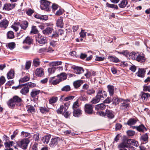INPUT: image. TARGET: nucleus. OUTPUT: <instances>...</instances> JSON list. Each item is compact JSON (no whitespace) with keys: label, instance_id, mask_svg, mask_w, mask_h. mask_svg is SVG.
I'll return each instance as SVG.
<instances>
[{"label":"nucleus","instance_id":"obj_1","mask_svg":"<svg viewBox=\"0 0 150 150\" xmlns=\"http://www.w3.org/2000/svg\"><path fill=\"white\" fill-rule=\"evenodd\" d=\"M36 86L35 84L30 82L25 84H20L18 86H16L15 89H16L18 88H22L20 92L22 94L25 95L28 93L29 88H32Z\"/></svg>","mask_w":150,"mask_h":150},{"label":"nucleus","instance_id":"obj_2","mask_svg":"<svg viewBox=\"0 0 150 150\" xmlns=\"http://www.w3.org/2000/svg\"><path fill=\"white\" fill-rule=\"evenodd\" d=\"M35 38L36 42L40 44L43 45L45 44L47 42V40L46 38L42 36L40 34L36 35Z\"/></svg>","mask_w":150,"mask_h":150},{"label":"nucleus","instance_id":"obj_3","mask_svg":"<svg viewBox=\"0 0 150 150\" xmlns=\"http://www.w3.org/2000/svg\"><path fill=\"white\" fill-rule=\"evenodd\" d=\"M70 102L66 103L60 106V107L57 110V112L59 114H63L68 109L69 105Z\"/></svg>","mask_w":150,"mask_h":150},{"label":"nucleus","instance_id":"obj_4","mask_svg":"<svg viewBox=\"0 0 150 150\" xmlns=\"http://www.w3.org/2000/svg\"><path fill=\"white\" fill-rule=\"evenodd\" d=\"M40 7L42 10L49 11H50L49 5L50 2L45 0H40Z\"/></svg>","mask_w":150,"mask_h":150},{"label":"nucleus","instance_id":"obj_5","mask_svg":"<svg viewBox=\"0 0 150 150\" xmlns=\"http://www.w3.org/2000/svg\"><path fill=\"white\" fill-rule=\"evenodd\" d=\"M30 142V140L28 138L24 139L18 143V145L23 149H26Z\"/></svg>","mask_w":150,"mask_h":150},{"label":"nucleus","instance_id":"obj_6","mask_svg":"<svg viewBox=\"0 0 150 150\" xmlns=\"http://www.w3.org/2000/svg\"><path fill=\"white\" fill-rule=\"evenodd\" d=\"M99 113L100 115L106 116L110 119L113 118L114 116L112 111L110 110L107 109L105 113L104 112H101Z\"/></svg>","mask_w":150,"mask_h":150},{"label":"nucleus","instance_id":"obj_7","mask_svg":"<svg viewBox=\"0 0 150 150\" xmlns=\"http://www.w3.org/2000/svg\"><path fill=\"white\" fill-rule=\"evenodd\" d=\"M129 101L123 100L120 104V108L122 110H127L129 108Z\"/></svg>","mask_w":150,"mask_h":150},{"label":"nucleus","instance_id":"obj_8","mask_svg":"<svg viewBox=\"0 0 150 150\" xmlns=\"http://www.w3.org/2000/svg\"><path fill=\"white\" fill-rule=\"evenodd\" d=\"M97 96L100 100H103L106 97L107 93L105 91L99 90L97 93Z\"/></svg>","mask_w":150,"mask_h":150},{"label":"nucleus","instance_id":"obj_9","mask_svg":"<svg viewBox=\"0 0 150 150\" xmlns=\"http://www.w3.org/2000/svg\"><path fill=\"white\" fill-rule=\"evenodd\" d=\"M71 68L74 70V72L77 74H79L83 72L84 69L81 67L73 66Z\"/></svg>","mask_w":150,"mask_h":150},{"label":"nucleus","instance_id":"obj_10","mask_svg":"<svg viewBox=\"0 0 150 150\" xmlns=\"http://www.w3.org/2000/svg\"><path fill=\"white\" fill-rule=\"evenodd\" d=\"M60 139L58 137L54 138L51 139L49 144L50 146L51 147H54L57 145Z\"/></svg>","mask_w":150,"mask_h":150},{"label":"nucleus","instance_id":"obj_11","mask_svg":"<svg viewBox=\"0 0 150 150\" xmlns=\"http://www.w3.org/2000/svg\"><path fill=\"white\" fill-rule=\"evenodd\" d=\"M85 76L86 78L88 79V81H89V78L91 76H95L96 75L95 72L94 71H93L91 70H88L87 69H85Z\"/></svg>","mask_w":150,"mask_h":150},{"label":"nucleus","instance_id":"obj_12","mask_svg":"<svg viewBox=\"0 0 150 150\" xmlns=\"http://www.w3.org/2000/svg\"><path fill=\"white\" fill-rule=\"evenodd\" d=\"M51 137V135L50 134H47L42 137L41 139V141L43 144H48Z\"/></svg>","mask_w":150,"mask_h":150},{"label":"nucleus","instance_id":"obj_13","mask_svg":"<svg viewBox=\"0 0 150 150\" xmlns=\"http://www.w3.org/2000/svg\"><path fill=\"white\" fill-rule=\"evenodd\" d=\"M12 99L16 104V105L18 106L21 105L22 100L21 98L17 96H13Z\"/></svg>","mask_w":150,"mask_h":150},{"label":"nucleus","instance_id":"obj_14","mask_svg":"<svg viewBox=\"0 0 150 150\" xmlns=\"http://www.w3.org/2000/svg\"><path fill=\"white\" fill-rule=\"evenodd\" d=\"M93 108L91 105L88 104L85 105V112L88 114H91L92 113Z\"/></svg>","mask_w":150,"mask_h":150},{"label":"nucleus","instance_id":"obj_15","mask_svg":"<svg viewBox=\"0 0 150 150\" xmlns=\"http://www.w3.org/2000/svg\"><path fill=\"white\" fill-rule=\"evenodd\" d=\"M136 60L138 62H143L146 60V58L144 54L142 53L139 54L136 58Z\"/></svg>","mask_w":150,"mask_h":150},{"label":"nucleus","instance_id":"obj_16","mask_svg":"<svg viewBox=\"0 0 150 150\" xmlns=\"http://www.w3.org/2000/svg\"><path fill=\"white\" fill-rule=\"evenodd\" d=\"M145 70L143 69H139L138 71L136 73L137 76L140 77H144L145 75Z\"/></svg>","mask_w":150,"mask_h":150},{"label":"nucleus","instance_id":"obj_17","mask_svg":"<svg viewBox=\"0 0 150 150\" xmlns=\"http://www.w3.org/2000/svg\"><path fill=\"white\" fill-rule=\"evenodd\" d=\"M8 22L6 19H3L0 23V27L6 28L8 26Z\"/></svg>","mask_w":150,"mask_h":150},{"label":"nucleus","instance_id":"obj_18","mask_svg":"<svg viewBox=\"0 0 150 150\" xmlns=\"http://www.w3.org/2000/svg\"><path fill=\"white\" fill-rule=\"evenodd\" d=\"M14 7V4H4L3 9L6 10H10Z\"/></svg>","mask_w":150,"mask_h":150},{"label":"nucleus","instance_id":"obj_19","mask_svg":"<svg viewBox=\"0 0 150 150\" xmlns=\"http://www.w3.org/2000/svg\"><path fill=\"white\" fill-rule=\"evenodd\" d=\"M84 83L83 80H77L73 83V85L75 88H77Z\"/></svg>","mask_w":150,"mask_h":150},{"label":"nucleus","instance_id":"obj_20","mask_svg":"<svg viewBox=\"0 0 150 150\" xmlns=\"http://www.w3.org/2000/svg\"><path fill=\"white\" fill-rule=\"evenodd\" d=\"M88 88V86L87 84H85V89H86L87 90L86 91V93L89 95H91L92 94H94L95 93V90L92 88Z\"/></svg>","mask_w":150,"mask_h":150},{"label":"nucleus","instance_id":"obj_21","mask_svg":"<svg viewBox=\"0 0 150 150\" xmlns=\"http://www.w3.org/2000/svg\"><path fill=\"white\" fill-rule=\"evenodd\" d=\"M53 30L52 27H47L45 29L42 31L43 33L46 35H48L50 34Z\"/></svg>","mask_w":150,"mask_h":150},{"label":"nucleus","instance_id":"obj_22","mask_svg":"<svg viewBox=\"0 0 150 150\" xmlns=\"http://www.w3.org/2000/svg\"><path fill=\"white\" fill-rule=\"evenodd\" d=\"M35 74L38 77H41L44 74V71L42 68H38L36 70Z\"/></svg>","mask_w":150,"mask_h":150},{"label":"nucleus","instance_id":"obj_23","mask_svg":"<svg viewBox=\"0 0 150 150\" xmlns=\"http://www.w3.org/2000/svg\"><path fill=\"white\" fill-rule=\"evenodd\" d=\"M63 17H60L57 21V25L58 27H60V28H62L64 25V24L63 23Z\"/></svg>","mask_w":150,"mask_h":150},{"label":"nucleus","instance_id":"obj_24","mask_svg":"<svg viewBox=\"0 0 150 150\" xmlns=\"http://www.w3.org/2000/svg\"><path fill=\"white\" fill-rule=\"evenodd\" d=\"M57 76L61 81L66 79L67 78V74L65 73H61L60 74L58 75Z\"/></svg>","mask_w":150,"mask_h":150},{"label":"nucleus","instance_id":"obj_25","mask_svg":"<svg viewBox=\"0 0 150 150\" xmlns=\"http://www.w3.org/2000/svg\"><path fill=\"white\" fill-rule=\"evenodd\" d=\"M134 128H136L140 132H144L146 130V129L142 125H141L139 126H134Z\"/></svg>","mask_w":150,"mask_h":150},{"label":"nucleus","instance_id":"obj_26","mask_svg":"<svg viewBox=\"0 0 150 150\" xmlns=\"http://www.w3.org/2000/svg\"><path fill=\"white\" fill-rule=\"evenodd\" d=\"M7 104L9 107L11 108H14L16 105V104L12 98L9 100Z\"/></svg>","mask_w":150,"mask_h":150},{"label":"nucleus","instance_id":"obj_27","mask_svg":"<svg viewBox=\"0 0 150 150\" xmlns=\"http://www.w3.org/2000/svg\"><path fill=\"white\" fill-rule=\"evenodd\" d=\"M33 42L32 39L29 36L27 37L23 42V43L30 45Z\"/></svg>","mask_w":150,"mask_h":150},{"label":"nucleus","instance_id":"obj_28","mask_svg":"<svg viewBox=\"0 0 150 150\" xmlns=\"http://www.w3.org/2000/svg\"><path fill=\"white\" fill-rule=\"evenodd\" d=\"M106 105L103 103L97 105L95 106V109L97 110H102L105 109Z\"/></svg>","mask_w":150,"mask_h":150},{"label":"nucleus","instance_id":"obj_29","mask_svg":"<svg viewBox=\"0 0 150 150\" xmlns=\"http://www.w3.org/2000/svg\"><path fill=\"white\" fill-rule=\"evenodd\" d=\"M73 115L74 116L77 117H79L81 114V111L79 109L74 110Z\"/></svg>","mask_w":150,"mask_h":150},{"label":"nucleus","instance_id":"obj_30","mask_svg":"<svg viewBox=\"0 0 150 150\" xmlns=\"http://www.w3.org/2000/svg\"><path fill=\"white\" fill-rule=\"evenodd\" d=\"M123 100V99L121 98H118L116 97H114L112 99L113 103L114 104L117 105L120 103H121Z\"/></svg>","mask_w":150,"mask_h":150},{"label":"nucleus","instance_id":"obj_31","mask_svg":"<svg viewBox=\"0 0 150 150\" xmlns=\"http://www.w3.org/2000/svg\"><path fill=\"white\" fill-rule=\"evenodd\" d=\"M107 88L110 95V96H112L114 94V86H113L108 85Z\"/></svg>","mask_w":150,"mask_h":150},{"label":"nucleus","instance_id":"obj_32","mask_svg":"<svg viewBox=\"0 0 150 150\" xmlns=\"http://www.w3.org/2000/svg\"><path fill=\"white\" fill-rule=\"evenodd\" d=\"M28 23L26 21H24L22 23H21L20 27L21 28L25 30L28 27Z\"/></svg>","mask_w":150,"mask_h":150},{"label":"nucleus","instance_id":"obj_33","mask_svg":"<svg viewBox=\"0 0 150 150\" xmlns=\"http://www.w3.org/2000/svg\"><path fill=\"white\" fill-rule=\"evenodd\" d=\"M40 110L41 112L43 114H46L49 112V109L45 107H40Z\"/></svg>","mask_w":150,"mask_h":150},{"label":"nucleus","instance_id":"obj_34","mask_svg":"<svg viewBox=\"0 0 150 150\" xmlns=\"http://www.w3.org/2000/svg\"><path fill=\"white\" fill-rule=\"evenodd\" d=\"M40 90H37L35 89H33L31 92L30 95L33 97H34L38 95L40 93Z\"/></svg>","mask_w":150,"mask_h":150},{"label":"nucleus","instance_id":"obj_35","mask_svg":"<svg viewBox=\"0 0 150 150\" xmlns=\"http://www.w3.org/2000/svg\"><path fill=\"white\" fill-rule=\"evenodd\" d=\"M40 59L38 58H36L34 59L33 61V64L34 66L37 67L40 64Z\"/></svg>","mask_w":150,"mask_h":150},{"label":"nucleus","instance_id":"obj_36","mask_svg":"<svg viewBox=\"0 0 150 150\" xmlns=\"http://www.w3.org/2000/svg\"><path fill=\"white\" fill-rule=\"evenodd\" d=\"M14 76V71L11 70L7 74V77L8 79H13Z\"/></svg>","mask_w":150,"mask_h":150},{"label":"nucleus","instance_id":"obj_37","mask_svg":"<svg viewBox=\"0 0 150 150\" xmlns=\"http://www.w3.org/2000/svg\"><path fill=\"white\" fill-rule=\"evenodd\" d=\"M128 4L127 0H122L121 3L119 4V7L121 8H124Z\"/></svg>","mask_w":150,"mask_h":150},{"label":"nucleus","instance_id":"obj_38","mask_svg":"<svg viewBox=\"0 0 150 150\" xmlns=\"http://www.w3.org/2000/svg\"><path fill=\"white\" fill-rule=\"evenodd\" d=\"M29 79L30 77L28 76H25L19 80V83H21L27 81H29Z\"/></svg>","mask_w":150,"mask_h":150},{"label":"nucleus","instance_id":"obj_39","mask_svg":"<svg viewBox=\"0 0 150 150\" xmlns=\"http://www.w3.org/2000/svg\"><path fill=\"white\" fill-rule=\"evenodd\" d=\"M7 37L8 39L13 38H14V33L12 31H8L7 34Z\"/></svg>","mask_w":150,"mask_h":150},{"label":"nucleus","instance_id":"obj_40","mask_svg":"<svg viewBox=\"0 0 150 150\" xmlns=\"http://www.w3.org/2000/svg\"><path fill=\"white\" fill-rule=\"evenodd\" d=\"M118 147L119 148H120L127 147H128L125 139L123 140L122 143L118 145Z\"/></svg>","mask_w":150,"mask_h":150},{"label":"nucleus","instance_id":"obj_41","mask_svg":"<svg viewBox=\"0 0 150 150\" xmlns=\"http://www.w3.org/2000/svg\"><path fill=\"white\" fill-rule=\"evenodd\" d=\"M35 110V108L33 106L29 105L28 106L27 111L28 112H30L31 113H33L34 112Z\"/></svg>","mask_w":150,"mask_h":150},{"label":"nucleus","instance_id":"obj_42","mask_svg":"<svg viewBox=\"0 0 150 150\" xmlns=\"http://www.w3.org/2000/svg\"><path fill=\"white\" fill-rule=\"evenodd\" d=\"M21 135L23 136V137H27V138L28 139L31 137V135L30 133L23 131L21 132Z\"/></svg>","mask_w":150,"mask_h":150},{"label":"nucleus","instance_id":"obj_43","mask_svg":"<svg viewBox=\"0 0 150 150\" xmlns=\"http://www.w3.org/2000/svg\"><path fill=\"white\" fill-rule=\"evenodd\" d=\"M150 96L149 93H143L141 96V98L143 100H146Z\"/></svg>","mask_w":150,"mask_h":150},{"label":"nucleus","instance_id":"obj_44","mask_svg":"<svg viewBox=\"0 0 150 150\" xmlns=\"http://www.w3.org/2000/svg\"><path fill=\"white\" fill-rule=\"evenodd\" d=\"M141 139L144 142H147L148 141V136L147 133L145 134L142 136L141 137Z\"/></svg>","mask_w":150,"mask_h":150},{"label":"nucleus","instance_id":"obj_45","mask_svg":"<svg viewBox=\"0 0 150 150\" xmlns=\"http://www.w3.org/2000/svg\"><path fill=\"white\" fill-rule=\"evenodd\" d=\"M63 97V96H62L60 98V100L61 101V99H62V100H63L67 101L69 100L73 99L75 97V96H67V97L65 98L64 99H62V98Z\"/></svg>","mask_w":150,"mask_h":150},{"label":"nucleus","instance_id":"obj_46","mask_svg":"<svg viewBox=\"0 0 150 150\" xmlns=\"http://www.w3.org/2000/svg\"><path fill=\"white\" fill-rule=\"evenodd\" d=\"M38 32V30L36 28V27L35 26H33L32 27L30 33H33L35 34H37Z\"/></svg>","mask_w":150,"mask_h":150},{"label":"nucleus","instance_id":"obj_47","mask_svg":"<svg viewBox=\"0 0 150 150\" xmlns=\"http://www.w3.org/2000/svg\"><path fill=\"white\" fill-rule=\"evenodd\" d=\"M136 122V120L134 119H131L127 121V124L129 125H131L135 124Z\"/></svg>","mask_w":150,"mask_h":150},{"label":"nucleus","instance_id":"obj_48","mask_svg":"<svg viewBox=\"0 0 150 150\" xmlns=\"http://www.w3.org/2000/svg\"><path fill=\"white\" fill-rule=\"evenodd\" d=\"M100 100L99 98V97L96 95V96L93 99L91 102L92 103L96 104L99 102Z\"/></svg>","mask_w":150,"mask_h":150},{"label":"nucleus","instance_id":"obj_49","mask_svg":"<svg viewBox=\"0 0 150 150\" xmlns=\"http://www.w3.org/2000/svg\"><path fill=\"white\" fill-rule=\"evenodd\" d=\"M57 100L58 98L57 97H53L50 99L49 102L50 103L52 104L56 103Z\"/></svg>","mask_w":150,"mask_h":150},{"label":"nucleus","instance_id":"obj_50","mask_svg":"<svg viewBox=\"0 0 150 150\" xmlns=\"http://www.w3.org/2000/svg\"><path fill=\"white\" fill-rule=\"evenodd\" d=\"M106 6L107 7L109 8H114L116 9H118V7L116 5L110 4L108 3H107L106 4Z\"/></svg>","mask_w":150,"mask_h":150},{"label":"nucleus","instance_id":"obj_51","mask_svg":"<svg viewBox=\"0 0 150 150\" xmlns=\"http://www.w3.org/2000/svg\"><path fill=\"white\" fill-rule=\"evenodd\" d=\"M70 90V87L69 85H66L64 86L61 89V90L63 91L67 92L69 91Z\"/></svg>","mask_w":150,"mask_h":150},{"label":"nucleus","instance_id":"obj_52","mask_svg":"<svg viewBox=\"0 0 150 150\" xmlns=\"http://www.w3.org/2000/svg\"><path fill=\"white\" fill-rule=\"evenodd\" d=\"M56 69L55 67H52V68H49L48 69V72L50 74L54 73Z\"/></svg>","mask_w":150,"mask_h":150},{"label":"nucleus","instance_id":"obj_53","mask_svg":"<svg viewBox=\"0 0 150 150\" xmlns=\"http://www.w3.org/2000/svg\"><path fill=\"white\" fill-rule=\"evenodd\" d=\"M39 136L40 134L38 133H37L34 134L33 138L35 141L39 142L40 141Z\"/></svg>","mask_w":150,"mask_h":150},{"label":"nucleus","instance_id":"obj_54","mask_svg":"<svg viewBox=\"0 0 150 150\" xmlns=\"http://www.w3.org/2000/svg\"><path fill=\"white\" fill-rule=\"evenodd\" d=\"M110 60H111L113 62H120L119 59L117 57H113L111 56L110 57Z\"/></svg>","mask_w":150,"mask_h":150},{"label":"nucleus","instance_id":"obj_55","mask_svg":"<svg viewBox=\"0 0 150 150\" xmlns=\"http://www.w3.org/2000/svg\"><path fill=\"white\" fill-rule=\"evenodd\" d=\"M8 47L10 49H13L15 46V44L13 42L9 43L8 44Z\"/></svg>","mask_w":150,"mask_h":150},{"label":"nucleus","instance_id":"obj_56","mask_svg":"<svg viewBox=\"0 0 150 150\" xmlns=\"http://www.w3.org/2000/svg\"><path fill=\"white\" fill-rule=\"evenodd\" d=\"M13 143V142L12 141L6 142L4 143V145L6 147L9 148L12 145Z\"/></svg>","mask_w":150,"mask_h":150},{"label":"nucleus","instance_id":"obj_57","mask_svg":"<svg viewBox=\"0 0 150 150\" xmlns=\"http://www.w3.org/2000/svg\"><path fill=\"white\" fill-rule=\"evenodd\" d=\"M31 65V62L30 61L27 62L25 64V68L28 70L29 69Z\"/></svg>","mask_w":150,"mask_h":150},{"label":"nucleus","instance_id":"obj_58","mask_svg":"<svg viewBox=\"0 0 150 150\" xmlns=\"http://www.w3.org/2000/svg\"><path fill=\"white\" fill-rule=\"evenodd\" d=\"M89 56L88 57H87L88 55V54H85V58H86V61H89L93 57L91 54L89 55Z\"/></svg>","mask_w":150,"mask_h":150},{"label":"nucleus","instance_id":"obj_59","mask_svg":"<svg viewBox=\"0 0 150 150\" xmlns=\"http://www.w3.org/2000/svg\"><path fill=\"white\" fill-rule=\"evenodd\" d=\"M5 81V79L4 77L1 76L0 78V85H1L4 84Z\"/></svg>","mask_w":150,"mask_h":150},{"label":"nucleus","instance_id":"obj_60","mask_svg":"<svg viewBox=\"0 0 150 150\" xmlns=\"http://www.w3.org/2000/svg\"><path fill=\"white\" fill-rule=\"evenodd\" d=\"M127 135L129 136H133L135 134V132L132 130H128L127 132Z\"/></svg>","mask_w":150,"mask_h":150},{"label":"nucleus","instance_id":"obj_61","mask_svg":"<svg viewBox=\"0 0 150 150\" xmlns=\"http://www.w3.org/2000/svg\"><path fill=\"white\" fill-rule=\"evenodd\" d=\"M59 36L58 34L56 32H53V33L52 34L51 37L52 38H58Z\"/></svg>","mask_w":150,"mask_h":150},{"label":"nucleus","instance_id":"obj_62","mask_svg":"<svg viewBox=\"0 0 150 150\" xmlns=\"http://www.w3.org/2000/svg\"><path fill=\"white\" fill-rule=\"evenodd\" d=\"M62 114L66 118H68L70 115V113H69V112L67 111V110L65 112H64Z\"/></svg>","mask_w":150,"mask_h":150},{"label":"nucleus","instance_id":"obj_63","mask_svg":"<svg viewBox=\"0 0 150 150\" xmlns=\"http://www.w3.org/2000/svg\"><path fill=\"white\" fill-rule=\"evenodd\" d=\"M63 13V10L62 9H59L58 11H57L55 14L57 16H60Z\"/></svg>","mask_w":150,"mask_h":150},{"label":"nucleus","instance_id":"obj_64","mask_svg":"<svg viewBox=\"0 0 150 150\" xmlns=\"http://www.w3.org/2000/svg\"><path fill=\"white\" fill-rule=\"evenodd\" d=\"M33 12L34 11L33 10H32L31 9H28L26 11L27 14L29 16L31 15Z\"/></svg>","mask_w":150,"mask_h":150}]
</instances>
